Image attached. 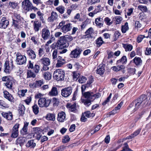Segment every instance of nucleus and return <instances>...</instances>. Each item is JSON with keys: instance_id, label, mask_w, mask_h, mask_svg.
Returning <instances> with one entry per match:
<instances>
[{"instance_id": "29", "label": "nucleus", "mask_w": 151, "mask_h": 151, "mask_svg": "<svg viewBox=\"0 0 151 151\" xmlns=\"http://www.w3.org/2000/svg\"><path fill=\"white\" fill-rule=\"evenodd\" d=\"M112 20L115 21L116 24H119L121 23L123 20V18L120 16H116L113 18Z\"/></svg>"}, {"instance_id": "36", "label": "nucleus", "mask_w": 151, "mask_h": 151, "mask_svg": "<svg viewBox=\"0 0 151 151\" xmlns=\"http://www.w3.org/2000/svg\"><path fill=\"white\" fill-rule=\"evenodd\" d=\"M35 132L36 134V138L38 140H39L42 137L41 131L38 130V128H35L34 129Z\"/></svg>"}, {"instance_id": "16", "label": "nucleus", "mask_w": 151, "mask_h": 151, "mask_svg": "<svg viewBox=\"0 0 151 151\" xmlns=\"http://www.w3.org/2000/svg\"><path fill=\"white\" fill-rule=\"evenodd\" d=\"M12 63H10L8 61H6L5 63L4 71L6 73H9L12 69Z\"/></svg>"}, {"instance_id": "27", "label": "nucleus", "mask_w": 151, "mask_h": 151, "mask_svg": "<svg viewBox=\"0 0 151 151\" xmlns=\"http://www.w3.org/2000/svg\"><path fill=\"white\" fill-rule=\"evenodd\" d=\"M48 94L51 96H56L58 94L57 88L55 87H53L51 90L49 92Z\"/></svg>"}, {"instance_id": "15", "label": "nucleus", "mask_w": 151, "mask_h": 151, "mask_svg": "<svg viewBox=\"0 0 151 151\" xmlns=\"http://www.w3.org/2000/svg\"><path fill=\"white\" fill-rule=\"evenodd\" d=\"M58 17V14L56 12L52 11L51 14V16L49 17L47 19V21L50 23H52L56 20Z\"/></svg>"}, {"instance_id": "64", "label": "nucleus", "mask_w": 151, "mask_h": 151, "mask_svg": "<svg viewBox=\"0 0 151 151\" xmlns=\"http://www.w3.org/2000/svg\"><path fill=\"white\" fill-rule=\"evenodd\" d=\"M70 140L69 136L68 135L65 136L62 139V141L63 143H65L68 142Z\"/></svg>"}, {"instance_id": "54", "label": "nucleus", "mask_w": 151, "mask_h": 151, "mask_svg": "<svg viewBox=\"0 0 151 151\" xmlns=\"http://www.w3.org/2000/svg\"><path fill=\"white\" fill-rule=\"evenodd\" d=\"M63 37L66 42L71 41L73 39V37L71 35H65Z\"/></svg>"}, {"instance_id": "11", "label": "nucleus", "mask_w": 151, "mask_h": 151, "mask_svg": "<svg viewBox=\"0 0 151 151\" xmlns=\"http://www.w3.org/2000/svg\"><path fill=\"white\" fill-rule=\"evenodd\" d=\"M82 50L80 48H77L72 51L70 54V57L76 58L79 57Z\"/></svg>"}, {"instance_id": "17", "label": "nucleus", "mask_w": 151, "mask_h": 151, "mask_svg": "<svg viewBox=\"0 0 151 151\" xmlns=\"http://www.w3.org/2000/svg\"><path fill=\"white\" fill-rule=\"evenodd\" d=\"M65 63V59L59 56L57 59V63L56 64L55 66L57 68L60 67Z\"/></svg>"}, {"instance_id": "57", "label": "nucleus", "mask_w": 151, "mask_h": 151, "mask_svg": "<svg viewBox=\"0 0 151 151\" xmlns=\"http://www.w3.org/2000/svg\"><path fill=\"white\" fill-rule=\"evenodd\" d=\"M55 40V38L53 36V35H51V37L49 40L45 44L46 45L48 46L49 45L52 43Z\"/></svg>"}, {"instance_id": "41", "label": "nucleus", "mask_w": 151, "mask_h": 151, "mask_svg": "<svg viewBox=\"0 0 151 151\" xmlns=\"http://www.w3.org/2000/svg\"><path fill=\"white\" fill-rule=\"evenodd\" d=\"M43 77L46 80H50L52 77V75L51 73L48 72H45L43 74Z\"/></svg>"}, {"instance_id": "40", "label": "nucleus", "mask_w": 151, "mask_h": 151, "mask_svg": "<svg viewBox=\"0 0 151 151\" xmlns=\"http://www.w3.org/2000/svg\"><path fill=\"white\" fill-rule=\"evenodd\" d=\"M25 110V107L24 105L22 104L20 105L18 109L19 114L22 115H23L24 113Z\"/></svg>"}, {"instance_id": "9", "label": "nucleus", "mask_w": 151, "mask_h": 151, "mask_svg": "<svg viewBox=\"0 0 151 151\" xmlns=\"http://www.w3.org/2000/svg\"><path fill=\"white\" fill-rule=\"evenodd\" d=\"M72 90L71 87H65L61 90V94L63 97H68L71 94Z\"/></svg>"}, {"instance_id": "23", "label": "nucleus", "mask_w": 151, "mask_h": 151, "mask_svg": "<svg viewBox=\"0 0 151 151\" xmlns=\"http://www.w3.org/2000/svg\"><path fill=\"white\" fill-rule=\"evenodd\" d=\"M127 61L126 57L125 56H123L121 58L118 60L116 62L117 64L124 65L126 64Z\"/></svg>"}, {"instance_id": "3", "label": "nucleus", "mask_w": 151, "mask_h": 151, "mask_svg": "<svg viewBox=\"0 0 151 151\" xmlns=\"http://www.w3.org/2000/svg\"><path fill=\"white\" fill-rule=\"evenodd\" d=\"M83 97L85 99H81V101L86 106H88L91 104L92 101L91 100L92 99L93 93L91 91H87L82 93Z\"/></svg>"}, {"instance_id": "52", "label": "nucleus", "mask_w": 151, "mask_h": 151, "mask_svg": "<svg viewBox=\"0 0 151 151\" xmlns=\"http://www.w3.org/2000/svg\"><path fill=\"white\" fill-rule=\"evenodd\" d=\"M43 84V82L42 80L36 81L35 83V86L36 87H40Z\"/></svg>"}, {"instance_id": "46", "label": "nucleus", "mask_w": 151, "mask_h": 151, "mask_svg": "<svg viewBox=\"0 0 151 151\" xmlns=\"http://www.w3.org/2000/svg\"><path fill=\"white\" fill-rule=\"evenodd\" d=\"M0 106L2 108H8L9 107V105L2 100H0Z\"/></svg>"}, {"instance_id": "7", "label": "nucleus", "mask_w": 151, "mask_h": 151, "mask_svg": "<svg viewBox=\"0 0 151 151\" xmlns=\"http://www.w3.org/2000/svg\"><path fill=\"white\" fill-rule=\"evenodd\" d=\"M51 102V100L47 99L45 98H40L38 101V104L40 107H47Z\"/></svg>"}, {"instance_id": "51", "label": "nucleus", "mask_w": 151, "mask_h": 151, "mask_svg": "<svg viewBox=\"0 0 151 151\" xmlns=\"http://www.w3.org/2000/svg\"><path fill=\"white\" fill-rule=\"evenodd\" d=\"M124 145L122 150L120 151H133L129 148L128 145L127 143H124Z\"/></svg>"}, {"instance_id": "62", "label": "nucleus", "mask_w": 151, "mask_h": 151, "mask_svg": "<svg viewBox=\"0 0 151 151\" xmlns=\"http://www.w3.org/2000/svg\"><path fill=\"white\" fill-rule=\"evenodd\" d=\"M111 20L108 17H106L104 19V21L106 24L108 25H110L112 24V22H111Z\"/></svg>"}, {"instance_id": "18", "label": "nucleus", "mask_w": 151, "mask_h": 151, "mask_svg": "<svg viewBox=\"0 0 151 151\" xmlns=\"http://www.w3.org/2000/svg\"><path fill=\"white\" fill-rule=\"evenodd\" d=\"M3 96L4 98L10 101L14 100V98L12 95L6 90H4L3 91Z\"/></svg>"}, {"instance_id": "10", "label": "nucleus", "mask_w": 151, "mask_h": 151, "mask_svg": "<svg viewBox=\"0 0 151 151\" xmlns=\"http://www.w3.org/2000/svg\"><path fill=\"white\" fill-rule=\"evenodd\" d=\"M50 32L47 27L43 28L42 31V37L44 40L48 39L50 36Z\"/></svg>"}, {"instance_id": "22", "label": "nucleus", "mask_w": 151, "mask_h": 151, "mask_svg": "<svg viewBox=\"0 0 151 151\" xmlns=\"http://www.w3.org/2000/svg\"><path fill=\"white\" fill-rule=\"evenodd\" d=\"M40 61L43 65H49L50 61L48 58L43 57L40 60Z\"/></svg>"}, {"instance_id": "32", "label": "nucleus", "mask_w": 151, "mask_h": 151, "mask_svg": "<svg viewBox=\"0 0 151 151\" xmlns=\"http://www.w3.org/2000/svg\"><path fill=\"white\" fill-rule=\"evenodd\" d=\"M76 104L74 103L73 104L68 103L67 105V107L69 109V110L71 111H74L76 110Z\"/></svg>"}, {"instance_id": "20", "label": "nucleus", "mask_w": 151, "mask_h": 151, "mask_svg": "<svg viewBox=\"0 0 151 151\" xmlns=\"http://www.w3.org/2000/svg\"><path fill=\"white\" fill-rule=\"evenodd\" d=\"M2 116L8 120H11L13 118V115L12 112H3L1 114Z\"/></svg>"}, {"instance_id": "43", "label": "nucleus", "mask_w": 151, "mask_h": 151, "mask_svg": "<svg viewBox=\"0 0 151 151\" xmlns=\"http://www.w3.org/2000/svg\"><path fill=\"white\" fill-rule=\"evenodd\" d=\"M135 27L138 30H141L143 29L142 27V24L139 22L138 21H136L135 22Z\"/></svg>"}, {"instance_id": "45", "label": "nucleus", "mask_w": 151, "mask_h": 151, "mask_svg": "<svg viewBox=\"0 0 151 151\" xmlns=\"http://www.w3.org/2000/svg\"><path fill=\"white\" fill-rule=\"evenodd\" d=\"M104 42L102 38L101 37H99L97 39L96 43L97 45V46L99 47Z\"/></svg>"}, {"instance_id": "19", "label": "nucleus", "mask_w": 151, "mask_h": 151, "mask_svg": "<svg viewBox=\"0 0 151 151\" xmlns=\"http://www.w3.org/2000/svg\"><path fill=\"white\" fill-rule=\"evenodd\" d=\"M66 118V114L63 111H61L58 113V115L57 120L60 122H63L64 121Z\"/></svg>"}, {"instance_id": "34", "label": "nucleus", "mask_w": 151, "mask_h": 151, "mask_svg": "<svg viewBox=\"0 0 151 151\" xmlns=\"http://www.w3.org/2000/svg\"><path fill=\"white\" fill-rule=\"evenodd\" d=\"M129 29V27L127 22H126L124 25H123L122 26L121 31L123 33H126Z\"/></svg>"}, {"instance_id": "6", "label": "nucleus", "mask_w": 151, "mask_h": 151, "mask_svg": "<svg viewBox=\"0 0 151 151\" xmlns=\"http://www.w3.org/2000/svg\"><path fill=\"white\" fill-rule=\"evenodd\" d=\"M54 77L57 81L63 80L65 77V73L61 69H58L54 72Z\"/></svg>"}, {"instance_id": "4", "label": "nucleus", "mask_w": 151, "mask_h": 151, "mask_svg": "<svg viewBox=\"0 0 151 151\" xmlns=\"http://www.w3.org/2000/svg\"><path fill=\"white\" fill-rule=\"evenodd\" d=\"M22 4L23 9L27 11H31L33 10L35 12L38 9L34 6L32 2L29 0H24L22 2Z\"/></svg>"}, {"instance_id": "47", "label": "nucleus", "mask_w": 151, "mask_h": 151, "mask_svg": "<svg viewBox=\"0 0 151 151\" xmlns=\"http://www.w3.org/2000/svg\"><path fill=\"white\" fill-rule=\"evenodd\" d=\"M32 110L33 112L35 114H37L39 112V108L37 104H35L32 107Z\"/></svg>"}, {"instance_id": "53", "label": "nucleus", "mask_w": 151, "mask_h": 151, "mask_svg": "<svg viewBox=\"0 0 151 151\" xmlns=\"http://www.w3.org/2000/svg\"><path fill=\"white\" fill-rule=\"evenodd\" d=\"M87 78L86 77L82 76L79 78L78 81L80 83H85L87 81Z\"/></svg>"}, {"instance_id": "50", "label": "nucleus", "mask_w": 151, "mask_h": 151, "mask_svg": "<svg viewBox=\"0 0 151 151\" xmlns=\"http://www.w3.org/2000/svg\"><path fill=\"white\" fill-rule=\"evenodd\" d=\"M19 131L12 130L11 137L13 138H16L18 135Z\"/></svg>"}, {"instance_id": "42", "label": "nucleus", "mask_w": 151, "mask_h": 151, "mask_svg": "<svg viewBox=\"0 0 151 151\" xmlns=\"http://www.w3.org/2000/svg\"><path fill=\"white\" fill-rule=\"evenodd\" d=\"M56 9L61 14H63L65 10V7L63 6H59L56 8Z\"/></svg>"}, {"instance_id": "28", "label": "nucleus", "mask_w": 151, "mask_h": 151, "mask_svg": "<svg viewBox=\"0 0 151 151\" xmlns=\"http://www.w3.org/2000/svg\"><path fill=\"white\" fill-rule=\"evenodd\" d=\"M95 22L96 25L97 27L101 28L103 26V23H102V21L100 17L96 18Z\"/></svg>"}, {"instance_id": "1", "label": "nucleus", "mask_w": 151, "mask_h": 151, "mask_svg": "<svg viewBox=\"0 0 151 151\" xmlns=\"http://www.w3.org/2000/svg\"><path fill=\"white\" fill-rule=\"evenodd\" d=\"M147 102L146 96L145 95L141 96L139 98L133 101L130 105V110L133 112L137 111L141 105H144Z\"/></svg>"}, {"instance_id": "8", "label": "nucleus", "mask_w": 151, "mask_h": 151, "mask_svg": "<svg viewBox=\"0 0 151 151\" xmlns=\"http://www.w3.org/2000/svg\"><path fill=\"white\" fill-rule=\"evenodd\" d=\"M17 59L16 62L18 65H23L26 63L27 59L26 57L23 55H22L19 52H17L16 55Z\"/></svg>"}, {"instance_id": "25", "label": "nucleus", "mask_w": 151, "mask_h": 151, "mask_svg": "<svg viewBox=\"0 0 151 151\" xmlns=\"http://www.w3.org/2000/svg\"><path fill=\"white\" fill-rule=\"evenodd\" d=\"M141 129L139 128L135 131L133 133L131 134L130 135L127 137V139H131L138 135L140 133Z\"/></svg>"}, {"instance_id": "37", "label": "nucleus", "mask_w": 151, "mask_h": 151, "mask_svg": "<svg viewBox=\"0 0 151 151\" xmlns=\"http://www.w3.org/2000/svg\"><path fill=\"white\" fill-rule=\"evenodd\" d=\"M29 123L27 122H25L24 123V125L23 128H22V130L23 132V134H27V133L28 126L29 125Z\"/></svg>"}, {"instance_id": "63", "label": "nucleus", "mask_w": 151, "mask_h": 151, "mask_svg": "<svg viewBox=\"0 0 151 151\" xmlns=\"http://www.w3.org/2000/svg\"><path fill=\"white\" fill-rule=\"evenodd\" d=\"M9 4L10 7L13 9H14L17 6L18 4L17 3H15L14 2H9Z\"/></svg>"}, {"instance_id": "60", "label": "nucleus", "mask_w": 151, "mask_h": 151, "mask_svg": "<svg viewBox=\"0 0 151 151\" xmlns=\"http://www.w3.org/2000/svg\"><path fill=\"white\" fill-rule=\"evenodd\" d=\"M88 3L91 4H95L96 3H99L100 0H88Z\"/></svg>"}, {"instance_id": "12", "label": "nucleus", "mask_w": 151, "mask_h": 151, "mask_svg": "<svg viewBox=\"0 0 151 151\" xmlns=\"http://www.w3.org/2000/svg\"><path fill=\"white\" fill-rule=\"evenodd\" d=\"M117 66H114L111 68V69L115 72H118L119 71H121L123 73H125V70L124 69L125 66L124 65H121L120 64H117Z\"/></svg>"}, {"instance_id": "58", "label": "nucleus", "mask_w": 151, "mask_h": 151, "mask_svg": "<svg viewBox=\"0 0 151 151\" xmlns=\"http://www.w3.org/2000/svg\"><path fill=\"white\" fill-rule=\"evenodd\" d=\"M33 68L35 73H39L40 68L39 65H35Z\"/></svg>"}, {"instance_id": "61", "label": "nucleus", "mask_w": 151, "mask_h": 151, "mask_svg": "<svg viewBox=\"0 0 151 151\" xmlns=\"http://www.w3.org/2000/svg\"><path fill=\"white\" fill-rule=\"evenodd\" d=\"M120 35V33L118 31L115 32L114 34V38L115 40H116Z\"/></svg>"}, {"instance_id": "35", "label": "nucleus", "mask_w": 151, "mask_h": 151, "mask_svg": "<svg viewBox=\"0 0 151 151\" xmlns=\"http://www.w3.org/2000/svg\"><path fill=\"white\" fill-rule=\"evenodd\" d=\"M46 118L47 120L52 121H54L55 119V114H47Z\"/></svg>"}, {"instance_id": "5", "label": "nucleus", "mask_w": 151, "mask_h": 151, "mask_svg": "<svg viewBox=\"0 0 151 151\" xmlns=\"http://www.w3.org/2000/svg\"><path fill=\"white\" fill-rule=\"evenodd\" d=\"M65 24V22L62 21L59 23L58 26V28H60L62 31L64 33L70 31L72 29V24L71 23H68L66 24Z\"/></svg>"}, {"instance_id": "13", "label": "nucleus", "mask_w": 151, "mask_h": 151, "mask_svg": "<svg viewBox=\"0 0 151 151\" xmlns=\"http://www.w3.org/2000/svg\"><path fill=\"white\" fill-rule=\"evenodd\" d=\"M66 42L63 36L60 37L57 42L58 47V49H62L65 47L66 46L65 44Z\"/></svg>"}, {"instance_id": "55", "label": "nucleus", "mask_w": 151, "mask_h": 151, "mask_svg": "<svg viewBox=\"0 0 151 151\" xmlns=\"http://www.w3.org/2000/svg\"><path fill=\"white\" fill-rule=\"evenodd\" d=\"M102 9L103 8L101 7V5H99L96 7L94 11L97 14V13L101 11Z\"/></svg>"}, {"instance_id": "30", "label": "nucleus", "mask_w": 151, "mask_h": 151, "mask_svg": "<svg viewBox=\"0 0 151 151\" xmlns=\"http://www.w3.org/2000/svg\"><path fill=\"white\" fill-rule=\"evenodd\" d=\"M36 145L35 143L34 142L33 140H29L26 144V147L30 148H34Z\"/></svg>"}, {"instance_id": "2", "label": "nucleus", "mask_w": 151, "mask_h": 151, "mask_svg": "<svg viewBox=\"0 0 151 151\" xmlns=\"http://www.w3.org/2000/svg\"><path fill=\"white\" fill-rule=\"evenodd\" d=\"M3 81H6L5 85L6 88L10 90H12L15 87L16 81L10 76L3 77L2 78Z\"/></svg>"}, {"instance_id": "21", "label": "nucleus", "mask_w": 151, "mask_h": 151, "mask_svg": "<svg viewBox=\"0 0 151 151\" xmlns=\"http://www.w3.org/2000/svg\"><path fill=\"white\" fill-rule=\"evenodd\" d=\"M41 26V23L38 20H35L34 22L33 26L35 32H38L40 29Z\"/></svg>"}, {"instance_id": "56", "label": "nucleus", "mask_w": 151, "mask_h": 151, "mask_svg": "<svg viewBox=\"0 0 151 151\" xmlns=\"http://www.w3.org/2000/svg\"><path fill=\"white\" fill-rule=\"evenodd\" d=\"M32 100V98L31 97L29 96L27 97V98L24 101V102L27 105H29L31 102Z\"/></svg>"}, {"instance_id": "31", "label": "nucleus", "mask_w": 151, "mask_h": 151, "mask_svg": "<svg viewBox=\"0 0 151 151\" xmlns=\"http://www.w3.org/2000/svg\"><path fill=\"white\" fill-rule=\"evenodd\" d=\"M133 62L137 66L140 65L142 63V60L139 57H136L133 60Z\"/></svg>"}, {"instance_id": "59", "label": "nucleus", "mask_w": 151, "mask_h": 151, "mask_svg": "<svg viewBox=\"0 0 151 151\" xmlns=\"http://www.w3.org/2000/svg\"><path fill=\"white\" fill-rule=\"evenodd\" d=\"M145 37L142 35H140L138 36L137 39V42L138 43H140L141 42L143 39Z\"/></svg>"}, {"instance_id": "44", "label": "nucleus", "mask_w": 151, "mask_h": 151, "mask_svg": "<svg viewBox=\"0 0 151 151\" xmlns=\"http://www.w3.org/2000/svg\"><path fill=\"white\" fill-rule=\"evenodd\" d=\"M51 102L52 103L54 107L57 106H58L59 103L58 100L56 98H53L51 100Z\"/></svg>"}, {"instance_id": "33", "label": "nucleus", "mask_w": 151, "mask_h": 151, "mask_svg": "<svg viewBox=\"0 0 151 151\" xmlns=\"http://www.w3.org/2000/svg\"><path fill=\"white\" fill-rule=\"evenodd\" d=\"M123 47L126 51H130L133 49V46L131 44H123Z\"/></svg>"}, {"instance_id": "49", "label": "nucleus", "mask_w": 151, "mask_h": 151, "mask_svg": "<svg viewBox=\"0 0 151 151\" xmlns=\"http://www.w3.org/2000/svg\"><path fill=\"white\" fill-rule=\"evenodd\" d=\"M138 10H141L143 12H145L147 10V9L146 6L140 5L138 6Z\"/></svg>"}, {"instance_id": "38", "label": "nucleus", "mask_w": 151, "mask_h": 151, "mask_svg": "<svg viewBox=\"0 0 151 151\" xmlns=\"http://www.w3.org/2000/svg\"><path fill=\"white\" fill-rule=\"evenodd\" d=\"M36 76V74L31 70H28L27 72V77L28 78H34Z\"/></svg>"}, {"instance_id": "24", "label": "nucleus", "mask_w": 151, "mask_h": 151, "mask_svg": "<svg viewBox=\"0 0 151 151\" xmlns=\"http://www.w3.org/2000/svg\"><path fill=\"white\" fill-rule=\"evenodd\" d=\"M105 71L104 67L103 65H100L98 67L96 73L100 75L104 74Z\"/></svg>"}, {"instance_id": "26", "label": "nucleus", "mask_w": 151, "mask_h": 151, "mask_svg": "<svg viewBox=\"0 0 151 151\" xmlns=\"http://www.w3.org/2000/svg\"><path fill=\"white\" fill-rule=\"evenodd\" d=\"M27 53L29 57L32 59H35L36 57V55L35 52L32 49L27 50Z\"/></svg>"}, {"instance_id": "39", "label": "nucleus", "mask_w": 151, "mask_h": 151, "mask_svg": "<svg viewBox=\"0 0 151 151\" xmlns=\"http://www.w3.org/2000/svg\"><path fill=\"white\" fill-rule=\"evenodd\" d=\"M12 20V26L14 27L15 28H19L20 27L19 24L21 22L19 20L17 21L13 19Z\"/></svg>"}, {"instance_id": "14", "label": "nucleus", "mask_w": 151, "mask_h": 151, "mask_svg": "<svg viewBox=\"0 0 151 151\" xmlns=\"http://www.w3.org/2000/svg\"><path fill=\"white\" fill-rule=\"evenodd\" d=\"M9 24V21L6 17H3L2 18L0 22V28L5 29Z\"/></svg>"}, {"instance_id": "48", "label": "nucleus", "mask_w": 151, "mask_h": 151, "mask_svg": "<svg viewBox=\"0 0 151 151\" xmlns=\"http://www.w3.org/2000/svg\"><path fill=\"white\" fill-rule=\"evenodd\" d=\"M27 89H23L20 90L18 91V94L20 97H24L25 95V94L27 92Z\"/></svg>"}]
</instances>
